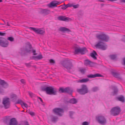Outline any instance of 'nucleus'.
<instances>
[{
	"label": "nucleus",
	"mask_w": 125,
	"mask_h": 125,
	"mask_svg": "<svg viewBox=\"0 0 125 125\" xmlns=\"http://www.w3.org/2000/svg\"><path fill=\"white\" fill-rule=\"evenodd\" d=\"M18 122L16 119L14 118L10 119L9 123V125H18Z\"/></svg>",
	"instance_id": "obj_17"
},
{
	"label": "nucleus",
	"mask_w": 125,
	"mask_h": 125,
	"mask_svg": "<svg viewBox=\"0 0 125 125\" xmlns=\"http://www.w3.org/2000/svg\"><path fill=\"white\" fill-rule=\"evenodd\" d=\"M99 90V88L98 87L95 86L93 87L91 89L92 91L93 92H95Z\"/></svg>",
	"instance_id": "obj_33"
},
{
	"label": "nucleus",
	"mask_w": 125,
	"mask_h": 125,
	"mask_svg": "<svg viewBox=\"0 0 125 125\" xmlns=\"http://www.w3.org/2000/svg\"><path fill=\"white\" fill-rule=\"evenodd\" d=\"M23 102L21 99H18L17 102L15 103L16 104H20L22 107V104Z\"/></svg>",
	"instance_id": "obj_34"
},
{
	"label": "nucleus",
	"mask_w": 125,
	"mask_h": 125,
	"mask_svg": "<svg viewBox=\"0 0 125 125\" xmlns=\"http://www.w3.org/2000/svg\"><path fill=\"white\" fill-rule=\"evenodd\" d=\"M0 85L4 88H6L8 86V84L4 80L0 79Z\"/></svg>",
	"instance_id": "obj_19"
},
{
	"label": "nucleus",
	"mask_w": 125,
	"mask_h": 125,
	"mask_svg": "<svg viewBox=\"0 0 125 125\" xmlns=\"http://www.w3.org/2000/svg\"><path fill=\"white\" fill-rule=\"evenodd\" d=\"M50 117L51 121L53 123H56L58 119V117L52 115H50Z\"/></svg>",
	"instance_id": "obj_18"
},
{
	"label": "nucleus",
	"mask_w": 125,
	"mask_h": 125,
	"mask_svg": "<svg viewBox=\"0 0 125 125\" xmlns=\"http://www.w3.org/2000/svg\"><path fill=\"white\" fill-rule=\"evenodd\" d=\"M37 97L38 99H39L40 100L42 103H43V101L41 98L39 97Z\"/></svg>",
	"instance_id": "obj_54"
},
{
	"label": "nucleus",
	"mask_w": 125,
	"mask_h": 125,
	"mask_svg": "<svg viewBox=\"0 0 125 125\" xmlns=\"http://www.w3.org/2000/svg\"><path fill=\"white\" fill-rule=\"evenodd\" d=\"M32 49V47L31 44L29 42H27L26 44L25 51L28 53H31Z\"/></svg>",
	"instance_id": "obj_13"
},
{
	"label": "nucleus",
	"mask_w": 125,
	"mask_h": 125,
	"mask_svg": "<svg viewBox=\"0 0 125 125\" xmlns=\"http://www.w3.org/2000/svg\"><path fill=\"white\" fill-rule=\"evenodd\" d=\"M124 37H125V35H124Z\"/></svg>",
	"instance_id": "obj_64"
},
{
	"label": "nucleus",
	"mask_w": 125,
	"mask_h": 125,
	"mask_svg": "<svg viewBox=\"0 0 125 125\" xmlns=\"http://www.w3.org/2000/svg\"><path fill=\"white\" fill-rule=\"evenodd\" d=\"M25 65L28 67H30L31 66V63L30 62L28 63H25Z\"/></svg>",
	"instance_id": "obj_43"
},
{
	"label": "nucleus",
	"mask_w": 125,
	"mask_h": 125,
	"mask_svg": "<svg viewBox=\"0 0 125 125\" xmlns=\"http://www.w3.org/2000/svg\"><path fill=\"white\" fill-rule=\"evenodd\" d=\"M14 39L13 37H9L8 38V40L11 42H13L14 41Z\"/></svg>",
	"instance_id": "obj_39"
},
{
	"label": "nucleus",
	"mask_w": 125,
	"mask_h": 125,
	"mask_svg": "<svg viewBox=\"0 0 125 125\" xmlns=\"http://www.w3.org/2000/svg\"><path fill=\"white\" fill-rule=\"evenodd\" d=\"M89 81V79L88 78L86 79L83 78L81 80L78 81V82L81 83H85Z\"/></svg>",
	"instance_id": "obj_29"
},
{
	"label": "nucleus",
	"mask_w": 125,
	"mask_h": 125,
	"mask_svg": "<svg viewBox=\"0 0 125 125\" xmlns=\"http://www.w3.org/2000/svg\"><path fill=\"white\" fill-rule=\"evenodd\" d=\"M50 12V11L49 10L45 9L42 10L40 13L41 14L46 15L49 14Z\"/></svg>",
	"instance_id": "obj_20"
},
{
	"label": "nucleus",
	"mask_w": 125,
	"mask_h": 125,
	"mask_svg": "<svg viewBox=\"0 0 125 125\" xmlns=\"http://www.w3.org/2000/svg\"><path fill=\"white\" fill-rule=\"evenodd\" d=\"M80 71L81 72L83 73H84V69H81L80 70Z\"/></svg>",
	"instance_id": "obj_53"
},
{
	"label": "nucleus",
	"mask_w": 125,
	"mask_h": 125,
	"mask_svg": "<svg viewBox=\"0 0 125 125\" xmlns=\"http://www.w3.org/2000/svg\"><path fill=\"white\" fill-rule=\"evenodd\" d=\"M21 82L23 84H25V80L23 79H22L20 80Z\"/></svg>",
	"instance_id": "obj_50"
},
{
	"label": "nucleus",
	"mask_w": 125,
	"mask_h": 125,
	"mask_svg": "<svg viewBox=\"0 0 125 125\" xmlns=\"http://www.w3.org/2000/svg\"><path fill=\"white\" fill-rule=\"evenodd\" d=\"M58 19L60 21H67L71 20V18L68 17H66L65 16H59L58 18Z\"/></svg>",
	"instance_id": "obj_15"
},
{
	"label": "nucleus",
	"mask_w": 125,
	"mask_h": 125,
	"mask_svg": "<svg viewBox=\"0 0 125 125\" xmlns=\"http://www.w3.org/2000/svg\"><path fill=\"white\" fill-rule=\"evenodd\" d=\"M43 58V57L42 55L41 54H40L38 56H33L32 57V58L31 59L36 60H37L41 59Z\"/></svg>",
	"instance_id": "obj_23"
},
{
	"label": "nucleus",
	"mask_w": 125,
	"mask_h": 125,
	"mask_svg": "<svg viewBox=\"0 0 125 125\" xmlns=\"http://www.w3.org/2000/svg\"><path fill=\"white\" fill-rule=\"evenodd\" d=\"M7 25L8 26H10V25H9V23L8 22H7Z\"/></svg>",
	"instance_id": "obj_59"
},
{
	"label": "nucleus",
	"mask_w": 125,
	"mask_h": 125,
	"mask_svg": "<svg viewBox=\"0 0 125 125\" xmlns=\"http://www.w3.org/2000/svg\"><path fill=\"white\" fill-rule=\"evenodd\" d=\"M28 113L29 114H30L31 116H33L34 115V113L33 112H32L31 111H29L28 112Z\"/></svg>",
	"instance_id": "obj_46"
},
{
	"label": "nucleus",
	"mask_w": 125,
	"mask_h": 125,
	"mask_svg": "<svg viewBox=\"0 0 125 125\" xmlns=\"http://www.w3.org/2000/svg\"><path fill=\"white\" fill-rule=\"evenodd\" d=\"M80 48H78L77 47H75L74 53L75 54H77L80 52Z\"/></svg>",
	"instance_id": "obj_32"
},
{
	"label": "nucleus",
	"mask_w": 125,
	"mask_h": 125,
	"mask_svg": "<svg viewBox=\"0 0 125 125\" xmlns=\"http://www.w3.org/2000/svg\"><path fill=\"white\" fill-rule=\"evenodd\" d=\"M97 55V53L94 50L93 51V52L90 54L91 56L94 60L97 59V57H96V56Z\"/></svg>",
	"instance_id": "obj_26"
},
{
	"label": "nucleus",
	"mask_w": 125,
	"mask_h": 125,
	"mask_svg": "<svg viewBox=\"0 0 125 125\" xmlns=\"http://www.w3.org/2000/svg\"><path fill=\"white\" fill-rule=\"evenodd\" d=\"M6 33L5 32L3 33L2 32H0V36H4L6 35Z\"/></svg>",
	"instance_id": "obj_48"
},
{
	"label": "nucleus",
	"mask_w": 125,
	"mask_h": 125,
	"mask_svg": "<svg viewBox=\"0 0 125 125\" xmlns=\"http://www.w3.org/2000/svg\"><path fill=\"white\" fill-rule=\"evenodd\" d=\"M80 53L82 54H83L85 53V51L86 50V49L85 47H83L82 48H80Z\"/></svg>",
	"instance_id": "obj_31"
},
{
	"label": "nucleus",
	"mask_w": 125,
	"mask_h": 125,
	"mask_svg": "<svg viewBox=\"0 0 125 125\" xmlns=\"http://www.w3.org/2000/svg\"><path fill=\"white\" fill-rule=\"evenodd\" d=\"M96 64L95 62H92L88 59L85 60L84 61V64L86 66L89 65L90 66H92L94 64Z\"/></svg>",
	"instance_id": "obj_16"
},
{
	"label": "nucleus",
	"mask_w": 125,
	"mask_h": 125,
	"mask_svg": "<svg viewBox=\"0 0 125 125\" xmlns=\"http://www.w3.org/2000/svg\"><path fill=\"white\" fill-rule=\"evenodd\" d=\"M60 3L61 2H60L54 0L51 2L48 5V6L50 8H53L56 7L57 5Z\"/></svg>",
	"instance_id": "obj_14"
},
{
	"label": "nucleus",
	"mask_w": 125,
	"mask_h": 125,
	"mask_svg": "<svg viewBox=\"0 0 125 125\" xmlns=\"http://www.w3.org/2000/svg\"><path fill=\"white\" fill-rule=\"evenodd\" d=\"M89 123L88 122L85 121L83 122L82 124V125H89Z\"/></svg>",
	"instance_id": "obj_44"
},
{
	"label": "nucleus",
	"mask_w": 125,
	"mask_h": 125,
	"mask_svg": "<svg viewBox=\"0 0 125 125\" xmlns=\"http://www.w3.org/2000/svg\"><path fill=\"white\" fill-rule=\"evenodd\" d=\"M121 111L120 108L119 106H116L112 108L110 112L111 115L113 116L118 115Z\"/></svg>",
	"instance_id": "obj_5"
},
{
	"label": "nucleus",
	"mask_w": 125,
	"mask_h": 125,
	"mask_svg": "<svg viewBox=\"0 0 125 125\" xmlns=\"http://www.w3.org/2000/svg\"><path fill=\"white\" fill-rule=\"evenodd\" d=\"M109 57L111 59L115 60L117 58V55L116 54L110 55L109 56Z\"/></svg>",
	"instance_id": "obj_30"
},
{
	"label": "nucleus",
	"mask_w": 125,
	"mask_h": 125,
	"mask_svg": "<svg viewBox=\"0 0 125 125\" xmlns=\"http://www.w3.org/2000/svg\"><path fill=\"white\" fill-rule=\"evenodd\" d=\"M77 91L80 94L84 95L88 92V88L87 86L84 84L81 85L80 89H77Z\"/></svg>",
	"instance_id": "obj_3"
},
{
	"label": "nucleus",
	"mask_w": 125,
	"mask_h": 125,
	"mask_svg": "<svg viewBox=\"0 0 125 125\" xmlns=\"http://www.w3.org/2000/svg\"><path fill=\"white\" fill-rule=\"evenodd\" d=\"M49 62L52 64H54L55 63V61L52 59H51L49 60Z\"/></svg>",
	"instance_id": "obj_42"
},
{
	"label": "nucleus",
	"mask_w": 125,
	"mask_h": 125,
	"mask_svg": "<svg viewBox=\"0 0 125 125\" xmlns=\"http://www.w3.org/2000/svg\"><path fill=\"white\" fill-rule=\"evenodd\" d=\"M123 64L124 65H125V58H124L123 59Z\"/></svg>",
	"instance_id": "obj_55"
},
{
	"label": "nucleus",
	"mask_w": 125,
	"mask_h": 125,
	"mask_svg": "<svg viewBox=\"0 0 125 125\" xmlns=\"http://www.w3.org/2000/svg\"><path fill=\"white\" fill-rule=\"evenodd\" d=\"M112 73L113 75L115 77L118 78L120 79H122L121 77L120 76V74L119 73L115 72H112Z\"/></svg>",
	"instance_id": "obj_25"
},
{
	"label": "nucleus",
	"mask_w": 125,
	"mask_h": 125,
	"mask_svg": "<svg viewBox=\"0 0 125 125\" xmlns=\"http://www.w3.org/2000/svg\"><path fill=\"white\" fill-rule=\"evenodd\" d=\"M23 125H30L28 122L27 121H23Z\"/></svg>",
	"instance_id": "obj_45"
},
{
	"label": "nucleus",
	"mask_w": 125,
	"mask_h": 125,
	"mask_svg": "<svg viewBox=\"0 0 125 125\" xmlns=\"http://www.w3.org/2000/svg\"><path fill=\"white\" fill-rule=\"evenodd\" d=\"M31 52L33 53V55H36L37 54V53H36V50L35 49L34 50L33 48Z\"/></svg>",
	"instance_id": "obj_40"
},
{
	"label": "nucleus",
	"mask_w": 125,
	"mask_h": 125,
	"mask_svg": "<svg viewBox=\"0 0 125 125\" xmlns=\"http://www.w3.org/2000/svg\"><path fill=\"white\" fill-rule=\"evenodd\" d=\"M23 106L25 107H28V105L23 102L22 104V106Z\"/></svg>",
	"instance_id": "obj_51"
},
{
	"label": "nucleus",
	"mask_w": 125,
	"mask_h": 125,
	"mask_svg": "<svg viewBox=\"0 0 125 125\" xmlns=\"http://www.w3.org/2000/svg\"><path fill=\"white\" fill-rule=\"evenodd\" d=\"M87 76L88 78H95L94 74H88Z\"/></svg>",
	"instance_id": "obj_35"
},
{
	"label": "nucleus",
	"mask_w": 125,
	"mask_h": 125,
	"mask_svg": "<svg viewBox=\"0 0 125 125\" xmlns=\"http://www.w3.org/2000/svg\"><path fill=\"white\" fill-rule=\"evenodd\" d=\"M2 0H0V2H2Z\"/></svg>",
	"instance_id": "obj_63"
},
{
	"label": "nucleus",
	"mask_w": 125,
	"mask_h": 125,
	"mask_svg": "<svg viewBox=\"0 0 125 125\" xmlns=\"http://www.w3.org/2000/svg\"><path fill=\"white\" fill-rule=\"evenodd\" d=\"M10 103L9 98H5L3 99L2 104L4 105L5 109H7L9 108Z\"/></svg>",
	"instance_id": "obj_12"
},
{
	"label": "nucleus",
	"mask_w": 125,
	"mask_h": 125,
	"mask_svg": "<svg viewBox=\"0 0 125 125\" xmlns=\"http://www.w3.org/2000/svg\"><path fill=\"white\" fill-rule=\"evenodd\" d=\"M96 119L100 124L104 125L106 123V120L105 117L102 115H98L96 117Z\"/></svg>",
	"instance_id": "obj_6"
},
{
	"label": "nucleus",
	"mask_w": 125,
	"mask_h": 125,
	"mask_svg": "<svg viewBox=\"0 0 125 125\" xmlns=\"http://www.w3.org/2000/svg\"><path fill=\"white\" fill-rule=\"evenodd\" d=\"M29 29L33 30L36 33L38 34L43 35L44 34L45 31L41 29L33 27H30Z\"/></svg>",
	"instance_id": "obj_11"
},
{
	"label": "nucleus",
	"mask_w": 125,
	"mask_h": 125,
	"mask_svg": "<svg viewBox=\"0 0 125 125\" xmlns=\"http://www.w3.org/2000/svg\"><path fill=\"white\" fill-rule=\"evenodd\" d=\"M61 64L63 66L68 70L69 72H70L69 70L72 69L73 67L72 62L69 60H66L63 61Z\"/></svg>",
	"instance_id": "obj_2"
},
{
	"label": "nucleus",
	"mask_w": 125,
	"mask_h": 125,
	"mask_svg": "<svg viewBox=\"0 0 125 125\" xmlns=\"http://www.w3.org/2000/svg\"><path fill=\"white\" fill-rule=\"evenodd\" d=\"M61 6H62V9L63 10H65L68 7L67 5H65V4H64V5H61L59 7H60Z\"/></svg>",
	"instance_id": "obj_36"
},
{
	"label": "nucleus",
	"mask_w": 125,
	"mask_h": 125,
	"mask_svg": "<svg viewBox=\"0 0 125 125\" xmlns=\"http://www.w3.org/2000/svg\"><path fill=\"white\" fill-rule=\"evenodd\" d=\"M122 2H125V0H121Z\"/></svg>",
	"instance_id": "obj_58"
},
{
	"label": "nucleus",
	"mask_w": 125,
	"mask_h": 125,
	"mask_svg": "<svg viewBox=\"0 0 125 125\" xmlns=\"http://www.w3.org/2000/svg\"><path fill=\"white\" fill-rule=\"evenodd\" d=\"M115 99L117 100L120 101L124 103L125 102V98L124 96L122 95L116 97Z\"/></svg>",
	"instance_id": "obj_22"
},
{
	"label": "nucleus",
	"mask_w": 125,
	"mask_h": 125,
	"mask_svg": "<svg viewBox=\"0 0 125 125\" xmlns=\"http://www.w3.org/2000/svg\"><path fill=\"white\" fill-rule=\"evenodd\" d=\"M67 5L68 7H73V4H67Z\"/></svg>",
	"instance_id": "obj_52"
},
{
	"label": "nucleus",
	"mask_w": 125,
	"mask_h": 125,
	"mask_svg": "<svg viewBox=\"0 0 125 125\" xmlns=\"http://www.w3.org/2000/svg\"><path fill=\"white\" fill-rule=\"evenodd\" d=\"M107 45L104 42L99 41L97 44L95 45V46L97 48L103 50H105L106 48Z\"/></svg>",
	"instance_id": "obj_8"
},
{
	"label": "nucleus",
	"mask_w": 125,
	"mask_h": 125,
	"mask_svg": "<svg viewBox=\"0 0 125 125\" xmlns=\"http://www.w3.org/2000/svg\"><path fill=\"white\" fill-rule=\"evenodd\" d=\"M74 112L73 111H70L69 112L70 116L72 118H73L72 116Z\"/></svg>",
	"instance_id": "obj_37"
},
{
	"label": "nucleus",
	"mask_w": 125,
	"mask_h": 125,
	"mask_svg": "<svg viewBox=\"0 0 125 125\" xmlns=\"http://www.w3.org/2000/svg\"><path fill=\"white\" fill-rule=\"evenodd\" d=\"M98 1H101L103 2H104V1L103 0H98Z\"/></svg>",
	"instance_id": "obj_57"
},
{
	"label": "nucleus",
	"mask_w": 125,
	"mask_h": 125,
	"mask_svg": "<svg viewBox=\"0 0 125 125\" xmlns=\"http://www.w3.org/2000/svg\"><path fill=\"white\" fill-rule=\"evenodd\" d=\"M94 78L96 77H103V76L99 74V73H96L94 74Z\"/></svg>",
	"instance_id": "obj_38"
},
{
	"label": "nucleus",
	"mask_w": 125,
	"mask_h": 125,
	"mask_svg": "<svg viewBox=\"0 0 125 125\" xmlns=\"http://www.w3.org/2000/svg\"><path fill=\"white\" fill-rule=\"evenodd\" d=\"M2 20L3 21H4V23H6V22H5V21L4 20H3L2 19Z\"/></svg>",
	"instance_id": "obj_60"
},
{
	"label": "nucleus",
	"mask_w": 125,
	"mask_h": 125,
	"mask_svg": "<svg viewBox=\"0 0 125 125\" xmlns=\"http://www.w3.org/2000/svg\"><path fill=\"white\" fill-rule=\"evenodd\" d=\"M58 91L60 93H67L70 95H72L73 92L72 90L69 87H66L65 88L62 87H59Z\"/></svg>",
	"instance_id": "obj_4"
},
{
	"label": "nucleus",
	"mask_w": 125,
	"mask_h": 125,
	"mask_svg": "<svg viewBox=\"0 0 125 125\" xmlns=\"http://www.w3.org/2000/svg\"><path fill=\"white\" fill-rule=\"evenodd\" d=\"M23 121L21 122V123L18 124V125H23Z\"/></svg>",
	"instance_id": "obj_56"
},
{
	"label": "nucleus",
	"mask_w": 125,
	"mask_h": 125,
	"mask_svg": "<svg viewBox=\"0 0 125 125\" xmlns=\"http://www.w3.org/2000/svg\"><path fill=\"white\" fill-rule=\"evenodd\" d=\"M10 118L9 116H7L6 117V118L5 119V121L6 123H7L8 121H10Z\"/></svg>",
	"instance_id": "obj_41"
},
{
	"label": "nucleus",
	"mask_w": 125,
	"mask_h": 125,
	"mask_svg": "<svg viewBox=\"0 0 125 125\" xmlns=\"http://www.w3.org/2000/svg\"><path fill=\"white\" fill-rule=\"evenodd\" d=\"M5 23H1V25H4L5 24Z\"/></svg>",
	"instance_id": "obj_62"
},
{
	"label": "nucleus",
	"mask_w": 125,
	"mask_h": 125,
	"mask_svg": "<svg viewBox=\"0 0 125 125\" xmlns=\"http://www.w3.org/2000/svg\"><path fill=\"white\" fill-rule=\"evenodd\" d=\"M33 67H34V68H36V66H33Z\"/></svg>",
	"instance_id": "obj_61"
},
{
	"label": "nucleus",
	"mask_w": 125,
	"mask_h": 125,
	"mask_svg": "<svg viewBox=\"0 0 125 125\" xmlns=\"http://www.w3.org/2000/svg\"><path fill=\"white\" fill-rule=\"evenodd\" d=\"M10 98L11 99L12 101L15 102L17 99V96L15 94H12L10 95Z\"/></svg>",
	"instance_id": "obj_27"
},
{
	"label": "nucleus",
	"mask_w": 125,
	"mask_h": 125,
	"mask_svg": "<svg viewBox=\"0 0 125 125\" xmlns=\"http://www.w3.org/2000/svg\"><path fill=\"white\" fill-rule=\"evenodd\" d=\"M52 111L54 114L59 115L60 116H62L61 113H63V109L62 108H54L52 110Z\"/></svg>",
	"instance_id": "obj_10"
},
{
	"label": "nucleus",
	"mask_w": 125,
	"mask_h": 125,
	"mask_svg": "<svg viewBox=\"0 0 125 125\" xmlns=\"http://www.w3.org/2000/svg\"><path fill=\"white\" fill-rule=\"evenodd\" d=\"M68 102L73 104H76L77 102V101L76 99L73 98L70 99Z\"/></svg>",
	"instance_id": "obj_28"
},
{
	"label": "nucleus",
	"mask_w": 125,
	"mask_h": 125,
	"mask_svg": "<svg viewBox=\"0 0 125 125\" xmlns=\"http://www.w3.org/2000/svg\"><path fill=\"white\" fill-rule=\"evenodd\" d=\"M112 89L114 90L112 93V95L114 96L117 95L118 92V90L117 87L115 86H113L112 87Z\"/></svg>",
	"instance_id": "obj_24"
},
{
	"label": "nucleus",
	"mask_w": 125,
	"mask_h": 125,
	"mask_svg": "<svg viewBox=\"0 0 125 125\" xmlns=\"http://www.w3.org/2000/svg\"><path fill=\"white\" fill-rule=\"evenodd\" d=\"M41 89L42 91H45L47 94L50 95H56L58 91L52 86H44L42 87Z\"/></svg>",
	"instance_id": "obj_1"
},
{
	"label": "nucleus",
	"mask_w": 125,
	"mask_h": 125,
	"mask_svg": "<svg viewBox=\"0 0 125 125\" xmlns=\"http://www.w3.org/2000/svg\"><path fill=\"white\" fill-rule=\"evenodd\" d=\"M9 45V42L6 39L2 37H0V45L3 47H7Z\"/></svg>",
	"instance_id": "obj_9"
},
{
	"label": "nucleus",
	"mask_w": 125,
	"mask_h": 125,
	"mask_svg": "<svg viewBox=\"0 0 125 125\" xmlns=\"http://www.w3.org/2000/svg\"><path fill=\"white\" fill-rule=\"evenodd\" d=\"M59 30L63 32H70L71 31L69 29L64 27H60L59 29Z\"/></svg>",
	"instance_id": "obj_21"
},
{
	"label": "nucleus",
	"mask_w": 125,
	"mask_h": 125,
	"mask_svg": "<svg viewBox=\"0 0 125 125\" xmlns=\"http://www.w3.org/2000/svg\"><path fill=\"white\" fill-rule=\"evenodd\" d=\"M79 5L78 4H76L75 5H73V7L74 9H76L78 8L79 7Z\"/></svg>",
	"instance_id": "obj_47"
},
{
	"label": "nucleus",
	"mask_w": 125,
	"mask_h": 125,
	"mask_svg": "<svg viewBox=\"0 0 125 125\" xmlns=\"http://www.w3.org/2000/svg\"><path fill=\"white\" fill-rule=\"evenodd\" d=\"M29 94L30 96L31 97H32L34 96V95L33 93L31 92H29Z\"/></svg>",
	"instance_id": "obj_49"
},
{
	"label": "nucleus",
	"mask_w": 125,
	"mask_h": 125,
	"mask_svg": "<svg viewBox=\"0 0 125 125\" xmlns=\"http://www.w3.org/2000/svg\"><path fill=\"white\" fill-rule=\"evenodd\" d=\"M96 37L99 40H101L106 42H107L109 40V37L105 34H98L96 35Z\"/></svg>",
	"instance_id": "obj_7"
}]
</instances>
